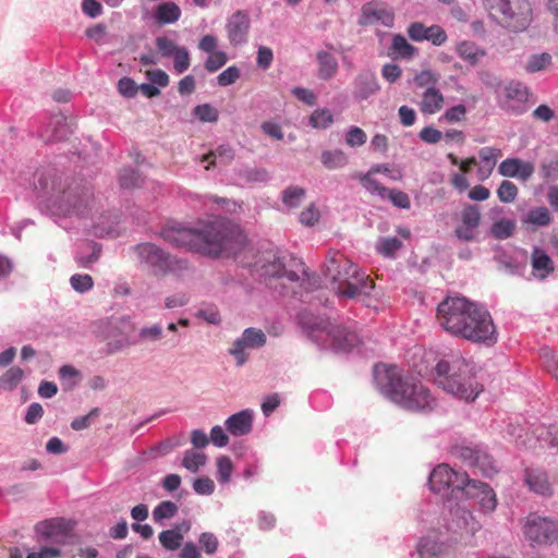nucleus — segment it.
I'll list each match as a JSON object with an SVG mask.
<instances>
[{"label": "nucleus", "mask_w": 558, "mask_h": 558, "mask_svg": "<svg viewBox=\"0 0 558 558\" xmlns=\"http://www.w3.org/2000/svg\"><path fill=\"white\" fill-rule=\"evenodd\" d=\"M195 116L204 122H215L218 120L217 110L208 104L198 105L194 108Z\"/></svg>", "instance_id": "59"}, {"label": "nucleus", "mask_w": 558, "mask_h": 558, "mask_svg": "<svg viewBox=\"0 0 558 558\" xmlns=\"http://www.w3.org/2000/svg\"><path fill=\"white\" fill-rule=\"evenodd\" d=\"M478 155L483 161L490 163L487 173L481 175V180L484 181L490 175L493 168L496 165L497 157L501 155V151L500 149L494 147H483L482 149H480Z\"/></svg>", "instance_id": "47"}, {"label": "nucleus", "mask_w": 558, "mask_h": 558, "mask_svg": "<svg viewBox=\"0 0 558 558\" xmlns=\"http://www.w3.org/2000/svg\"><path fill=\"white\" fill-rule=\"evenodd\" d=\"M435 369L438 386L461 400L473 401L483 391L475 365L462 357L441 360Z\"/></svg>", "instance_id": "3"}, {"label": "nucleus", "mask_w": 558, "mask_h": 558, "mask_svg": "<svg viewBox=\"0 0 558 558\" xmlns=\"http://www.w3.org/2000/svg\"><path fill=\"white\" fill-rule=\"evenodd\" d=\"M553 216L549 209L545 206L534 207L529 210L525 217L522 219L523 226L531 227L536 230L541 227H547L551 223Z\"/></svg>", "instance_id": "25"}, {"label": "nucleus", "mask_w": 558, "mask_h": 558, "mask_svg": "<svg viewBox=\"0 0 558 558\" xmlns=\"http://www.w3.org/2000/svg\"><path fill=\"white\" fill-rule=\"evenodd\" d=\"M92 201L93 194L90 191L76 185L63 190L60 195L56 196L53 204L58 206V209L63 215H70L72 213L84 215Z\"/></svg>", "instance_id": "11"}, {"label": "nucleus", "mask_w": 558, "mask_h": 558, "mask_svg": "<svg viewBox=\"0 0 558 558\" xmlns=\"http://www.w3.org/2000/svg\"><path fill=\"white\" fill-rule=\"evenodd\" d=\"M217 471H218V480L221 483H227L230 481L233 464L229 457L222 456L217 459Z\"/></svg>", "instance_id": "51"}, {"label": "nucleus", "mask_w": 558, "mask_h": 558, "mask_svg": "<svg viewBox=\"0 0 558 558\" xmlns=\"http://www.w3.org/2000/svg\"><path fill=\"white\" fill-rule=\"evenodd\" d=\"M180 16L181 9L174 2H162L155 12V20L160 25L174 23Z\"/></svg>", "instance_id": "27"}, {"label": "nucleus", "mask_w": 558, "mask_h": 558, "mask_svg": "<svg viewBox=\"0 0 558 558\" xmlns=\"http://www.w3.org/2000/svg\"><path fill=\"white\" fill-rule=\"evenodd\" d=\"M490 19L510 33L525 32L533 22V0H483Z\"/></svg>", "instance_id": "5"}, {"label": "nucleus", "mask_w": 558, "mask_h": 558, "mask_svg": "<svg viewBox=\"0 0 558 558\" xmlns=\"http://www.w3.org/2000/svg\"><path fill=\"white\" fill-rule=\"evenodd\" d=\"M535 167L531 161L518 157L507 158L498 166V172L505 178H515L520 181H527L534 173Z\"/></svg>", "instance_id": "16"}, {"label": "nucleus", "mask_w": 558, "mask_h": 558, "mask_svg": "<svg viewBox=\"0 0 558 558\" xmlns=\"http://www.w3.org/2000/svg\"><path fill=\"white\" fill-rule=\"evenodd\" d=\"M386 198L391 201V203L398 208L409 209L411 206L409 195L399 190L388 189Z\"/></svg>", "instance_id": "54"}, {"label": "nucleus", "mask_w": 558, "mask_h": 558, "mask_svg": "<svg viewBox=\"0 0 558 558\" xmlns=\"http://www.w3.org/2000/svg\"><path fill=\"white\" fill-rule=\"evenodd\" d=\"M551 62V56L547 52L533 54L526 61L524 69L529 73L539 72L545 70Z\"/></svg>", "instance_id": "39"}, {"label": "nucleus", "mask_w": 558, "mask_h": 558, "mask_svg": "<svg viewBox=\"0 0 558 558\" xmlns=\"http://www.w3.org/2000/svg\"><path fill=\"white\" fill-rule=\"evenodd\" d=\"M476 303L465 298L448 296L437 307V319L439 325L452 336L460 331L468 330L466 320Z\"/></svg>", "instance_id": "7"}, {"label": "nucleus", "mask_w": 558, "mask_h": 558, "mask_svg": "<svg viewBox=\"0 0 558 558\" xmlns=\"http://www.w3.org/2000/svg\"><path fill=\"white\" fill-rule=\"evenodd\" d=\"M529 489L543 497H550L554 494V484L548 474L541 469H526L523 477Z\"/></svg>", "instance_id": "20"}, {"label": "nucleus", "mask_w": 558, "mask_h": 558, "mask_svg": "<svg viewBox=\"0 0 558 558\" xmlns=\"http://www.w3.org/2000/svg\"><path fill=\"white\" fill-rule=\"evenodd\" d=\"M335 119L331 111L327 108L315 109L308 118V124L313 129L325 130L331 126Z\"/></svg>", "instance_id": "33"}, {"label": "nucleus", "mask_w": 558, "mask_h": 558, "mask_svg": "<svg viewBox=\"0 0 558 558\" xmlns=\"http://www.w3.org/2000/svg\"><path fill=\"white\" fill-rule=\"evenodd\" d=\"M465 117L466 107L464 105H457L447 109L439 120L448 123H457L465 120Z\"/></svg>", "instance_id": "49"}, {"label": "nucleus", "mask_w": 558, "mask_h": 558, "mask_svg": "<svg viewBox=\"0 0 558 558\" xmlns=\"http://www.w3.org/2000/svg\"><path fill=\"white\" fill-rule=\"evenodd\" d=\"M201 547L208 555H213L217 551L219 546V541L215 534L210 532H204L199 535L198 538Z\"/></svg>", "instance_id": "58"}, {"label": "nucleus", "mask_w": 558, "mask_h": 558, "mask_svg": "<svg viewBox=\"0 0 558 558\" xmlns=\"http://www.w3.org/2000/svg\"><path fill=\"white\" fill-rule=\"evenodd\" d=\"M178 509V506L173 501H161L153 510V519L155 522H160L165 519H171L177 514Z\"/></svg>", "instance_id": "41"}, {"label": "nucleus", "mask_w": 558, "mask_h": 558, "mask_svg": "<svg viewBox=\"0 0 558 558\" xmlns=\"http://www.w3.org/2000/svg\"><path fill=\"white\" fill-rule=\"evenodd\" d=\"M70 283L77 292H86L94 286L93 278L89 275L75 274L71 277Z\"/></svg>", "instance_id": "55"}, {"label": "nucleus", "mask_w": 558, "mask_h": 558, "mask_svg": "<svg viewBox=\"0 0 558 558\" xmlns=\"http://www.w3.org/2000/svg\"><path fill=\"white\" fill-rule=\"evenodd\" d=\"M466 324L468 330L460 331L457 337L487 345L494 344L497 341V330L493 318L490 314L478 304L471 311Z\"/></svg>", "instance_id": "8"}, {"label": "nucleus", "mask_w": 558, "mask_h": 558, "mask_svg": "<svg viewBox=\"0 0 558 558\" xmlns=\"http://www.w3.org/2000/svg\"><path fill=\"white\" fill-rule=\"evenodd\" d=\"M543 442H546L550 448L558 449V427L550 426L547 429L543 428L538 436H535L534 433L524 432L523 434H519L515 439L518 447L530 450H536L537 444L543 448Z\"/></svg>", "instance_id": "15"}, {"label": "nucleus", "mask_w": 558, "mask_h": 558, "mask_svg": "<svg viewBox=\"0 0 558 558\" xmlns=\"http://www.w3.org/2000/svg\"><path fill=\"white\" fill-rule=\"evenodd\" d=\"M481 211L476 205H466L461 211V225L454 229L456 236L464 242L473 241L481 223Z\"/></svg>", "instance_id": "14"}, {"label": "nucleus", "mask_w": 558, "mask_h": 558, "mask_svg": "<svg viewBox=\"0 0 558 558\" xmlns=\"http://www.w3.org/2000/svg\"><path fill=\"white\" fill-rule=\"evenodd\" d=\"M141 263L145 264L156 276L186 267L182 260H177L153 243H142L135 247Z\"/></svg>", "instance_id": "10"}, {"label": "nucleus", "mask_w": 558, "mask_h": 558, "mask_svg": "<svg viewBox=\"0 0 558 558\" xmlns=\"http://www.w3.org/2000/svg\"><path fill=\"white\" fill-rule=\"evenodd\" d=\"M507 99L524 102L529 98L527 87L520 82H510L505 88Z\"/></svg>", "instance_id": "44"}, {"label": "nucleus", "mask_w": 558, "mask_h": 558, "mask_svg": "<svg viewBox=\"0 0 558 558\" xmlns=\"http://www.w3.org/2000/svg\"><path fill=\"white\" fill-rule=\"evenodd\" d=\"M417 49L412 46L404 36L397 34L392 37L390 47V56L403 59H410L416 53Z\"/></svg>", "instance_id": "32"}, {"label": "nucleus", "mask_w": 558, "mask_h": 558, "mask_svg": "<svg viewBox=\"0 0 558 558\" xmlns=\"http://www.w3.org/2000/svg\"><path fill=\"white\" fill-rule=\"evenodd\" d=\"M355 93L361 99H366L378 89L376 77L374 73L362 72L355 80Z\"/></svg>", "instance_id": "28"}, {"label": "nucleus", "mask_w": 558, "mask_h": 558, "mask_svg": "<svg viewBox=\"0 0 558 558\" xmlns=\"http://www.w3.org/2000/svg\"><path fill=\"white\" fill-rule=\"evenodd\" d=\"M384 393L395 403L411 411L432 409L435 399L429 390L412 378L403 377L396 366H385L380 378Z\"/></svg>", "instance_id": "4"}, {"label": "nucleus", "mask_w": 558, "mask_h": 558, "mask_svg": "<svg viewBox=\"0 0 558 558\" xmlns=\"http://www.w3.org/2000/svg\"><path fill=\"white\" fill-rule=\"evenodd\" d=\"M426 40L435 46H440L446 43L447 34L439 25H432L427 27Z\"/></svg>", "instance_id": "61"}, {"label": "nucleus", "mask_w": 558, "mask_h": 558, "mask_svg": "<svg viewBox=\"0 0 558 558\" xmlns=\"http://www.w3.org/2000/svg\"><path fill=\"white\" fill-rule=\"evenodd\" d=\"M319 218L320 213L314 204H311L300 214V222L304 226H313L318 222Z\"/></svg>", "instance_id": "63"}, {"label": "nucleus", "mask_w": 558, "mask_h": 558, "mask_svg": "<svg viewBox=\"0 0 558 558\" xmlns=\"http://www.w3.org/2000/svg\"><path fill=\"white\" fill-rule=\"evenodd\" d=\"M241 72L240 69L235 65H231L223 70L218 76H217V83L219 86H229L234 84L240 78Z\"/></svg>", "instance_id": "53"}, {"label": "nucleus", "mask_w": 558, "mask_h": 558, "mask_svg": "<svg viewBox=\"0 0 558 558\" xmlns=\"http://www.w3.org/2000/svg\"><path fill=\"white\" fill-rule=\"evenodd\" d=\"M496 193L501 203L509 204L515 201L519 189L512 181L504 180L499 184Z\"/></svg>", "instance_id": "40"}, {"label": "nucleus", "mask_w": 558, "mask_h": 558, "mask_svg": "<svg viewBox=\"0 0 558 558\" xmlns=\"http://www.w3.org/2000/svg\"><path fill=\"white\" fill-rule=\"evenodd\" d=\"M325 276L330 281L331 289L339 296L354 299L362 293H368L374 288L369 276L360 271L344 254L329 251L325 262Z\"/></svg>", "instance_id": "2"}, {"label": "nucleus", "mask_w": 558, "mask_h": 558, "mask_svg": "<svg viewBox=\"0 0 558 558\" xmlns=\"http://www.w3.org/2000/svg\"><path fill=\"white\" fill-rule=\"evenodd\" d=\"M100 414V411L98 408L92 409L86 415L76 417L72 421L71 427L74 430H82L87 428L90 425V421L93 418L98 417Z\"/></svg>", "instance_id": "62"}, {"label": "nucleus", "mask_w": 558, "mask_h": 558, "mask_svg": "<svg viewBox=\"0 0 558 558\" xmlns=\"http://www.w3.org/2000/svg\"><path fill=\"white\" fill-rule=\"evenodd\" d=\"M462 457L469 460V464L478 469V471L487 477H492L497 473V466L493 458L484 451L464 448L462 450Z\"/></svg>", "instance_id": "22"}, {"label": "nucleus", "mask_w": 558, "mask_h": 558, "mask_svg": "<svg viewBox=\"0 0 558 558\" xmlns=\"http://www.w3.org/2000/svg\"><path fill=\"white\" fill-rule=\"evenodd\" d=\"M142 179L137 171L131 168L123 169L120 174V184L122 187L132 189L138 186Z\"/></svg>", "instance_id": "57"}, {"label": "nucleus", "mask_w": 558, "mask_h": 558, "mask_svg": "<svg viewBox=\"0 0 558 558\" xmlns=\"http://www.w3.org/2000/svg\"><path fill=\"white\" fill-rule=\"evenodd\" d=\"M240 339L247 348H259L266 343V335L256 328H246Z\"/></svg>", "instance_id": "43"}, {"label": "nucleus", "mask_w": 558, "mask_h": 558, "mask_svg": "<svg viewBox=\"0 0 558 558\" xmlns=\"http://www.w3.org/2000/svg\"><path fill=\"white\" fill-rule=\"evenodd\" d=\"M522 532L527 541L539 546L558 545V521L530 513L522 523Z\"/></svg>", "instance_id": "9"}, {"label": "nucleus", "mask_w": 558, "mask_h": 558, "mask_svg": "<svg viewBox=\"0 0 558 558\" xmlns=\"http://www.w3.org/2000/svg\"><path fill=\"white\" fill-rule=\"evenodd\" d=\"M317 61L319 78L328 81L336 75L338 71V62L331 53L327 51H319L317 53Z\"/></svg>", "instance_id": "29"}, {"label": "nucleus", "mask_w": 558, "mask_h": 558, "mask_svg": "<svg viewBox=\"0 0 558 558\" xmlns=\"http://www.w3.org/2000/svg\"><path fill=\"white\" fill-rule=\"evenodd\" d=\"M305 198V190L300 186L291 185L283 190L281 199L289 208H296Z\"/></svg>", "instance_id": "35"}, {"label": "nucleus", "mask_w": 558, "mask_h": 558, "mask_svg": "<svg viewBox=\"0 0 558 558\" xmlns=\"http://www.w3.org/2000/svg\"><path fill=\"white\" fill-rule=\"evenodd\" d=\"M374 172H380L379 168H372L371 171L361 177L362 185L371 193L379 195L381 198H386L387 187L383 186L378 181L371 177Z\"/></svg>", "instance_id": "42"}, {"label": "nucleus", "mask_w": 558, "mask_h": 558, "mask_svg": "<svg viewBox=\"0 0 558 558\" xmlns=\"http://www.w3.org/2000/svg\"><path fill=\"white\" fill-rule=\"evenodd\" d=\"M402 242L397 238L383 239L379 245V252L385 256H392L400 247Z\"/></svg>", "instance_id": "64"}, {"label": "nucleus", "mask_w": 558, "mask_h": 558, "mask_svg": "<svg viewBox=\"0 0 558 558\" xmlns=\"http://www.w3.org/2000/svg\"><path fill=\"white\" fill-rule=\"evenodd\" d=\"M173 57V68L178 73L185 72L191 65L189 50L185 47H180Z\"/></svg>", "instance_id": "48"}, {"label": "nucleus", "mask_w": 558, "mask_h": 558, "mask_svg": "<svg viewBox=\"0 0 558 558\" xmlns=\"http://www.w3.org/2000/svg\"><path fill=\"white\" fill-rule=\"evenodd\" d=\"M207 457L203 452L186 450L182 460V465L192 473H196L201 466L205 465Z\"/></svg>", "instance_id": "38"}, {"label": "nucleus", "mask_w": 558, "mask_h": 558, "mask_svg": "<svg viewBox=\"0 0 558 558\" xmlns=\"http://www.w3.org/2000/svg\"><path fill=\"white\" fill-rule=\"evenodd\" d=\"M395 15L392 11L388 10L385 5L375 2L365 3L362 7V14L360 17L361 25H371L380 22L387 27L393 25Z\"/></svg>", "instance_id": "21"}, {"label": "nucleus", "mask_w": 558, "mask_h": 558, "mask_svg": "<svg viewBox=\"0 0 558 558\" xmlns=\"http://www.w3.org/2000/svg\"><path fill=\"white\" fill-rule=\"evenodd\" d=\"M155 44H156V48H157L158 52L163 58L172 57L177 52V50L181 47V46H178L173 39H171L167 36H158L155 39Z\"/></svg>", "instance_id": "45"}, {"label": "nucleus", "mask_w": 558, "mask_h": 558, "mask_svg": "<svg viewBox=\"0 0 558 558\" xmlns=\"http://www.w3.org/2000/svg\"><path fill=\"white\" fill-rule=\"evenodd\" d=\"M463 494L466 498L476 499L484 513H490L496 509V494L486 483L470 478L466 486H464Z\"/></svg>", "instance_id": "13"}, {"label": "nucleus", "mask_w": 558, "mask_h": 558, "mask_svg": "<svg viewBox=\"0 0 558 558\" xmlns=\"http://www.w3.org/2000/svg\"><path fill=\"white\" fill-rule=\"evenodd\" d=\"M515 223L511 219L501 218L493 223L490 232L497 240H505L513 234Z\"/></svg>", "instance_id": "37"}, {"label": "nucleus", "mask_w": 558, "mask_h": 558, "mask_svg": "<svg viewBox=\"0 0 558 558\" xmlns=\"http://www.w3.org/2000/svg\"><path fill=\"white\" fill-rule=\"evenodd\" d=\"M322 162L328 169H337L344 167L348 158L340 149L325 150L322 154Z\"/></svg>", "instance_id": "36"}, {"label": "nucleus", "mask_w": 558, "mask_h": 558, "mask_svg": "<svg viewBox=\"0 0 558 558\" xmlns=\"http://www.w3.org/2000/svg\"><path fill=\"white\" fill-rule=\"evenodd\" d=\"M23 377L24 371L19 366H12L0 377V387L12 391L19 386Z\"/></svg>", "instance_id": "34"}, {"label": "nucleus", "mask_w": 558, "mask_h": 558, "mask_svg": "<svg viewBox=\"0 0 558 558\" xmlns=\"http://www.w3.org/2000/svg\"><path fill=\"white\" fill-rule=\"evenodd\" d=\"M531 264L534 275L539 279H545L555 270L554 262L549 255L538 247L534 248L532 252Z\"/></svg>", "instance_id": "24"}, {"label": "nucleus", "mask_w": 558, "mask_h": 558, "mask_svg": "<svg viewBox=\"0 0 558 558\" xmlns=\"http://www.w3.org/2000/svg\"><path fill=\"white\" fill-rule=\"evenodd\" d=\"M158 538L165 549L173 551L181 547L184 535L182 530L175 526L160 532Z\"/></svg>", "instance_id": "31"}, {"label": "nucleus", "mask_w": 558, "mask_h": 558, "mask_svg": "<svg viewBox=\"0 0 558 558\" xmlns=\"http://www.w3.org/2000/svg\"><path fill=\"white\" fill-rule=\"evenodd\" d=\"M253 414L250 410H243L232 414L226 421L227 430L233 436H243L251 432Z\"/></svg>", "instance_id": "23"}, {"label": "nucleus", "mask_w": 558, "mask_h": 558, "mask_svg": "<svg viewBox=\"0 0 558 558\" xmlns=\"http://www.w3.org/2000/svg\"><path fill=\"white\" fill-rule=\"evenodd\" d=\"M182 445L181 438H169L163 441H160L155 447L151 448V452L155 457H163L174 450L177 447Z\"/></svg>", "instance_id": "52"}, {"label": "nucleus", "mask_w": 558, "mask_h": 558, "mask_svg": "<svg viewBox=\"0 0 558 558\" xmlns=\"http://www.w3.org/2000/svg\"><path fill=\"white\" fill-rule=\"evenodd\" d=\"M227 62V53L225 51L218 50L209 53L204 63V66L208 72L214 73L221 69Z\"/></svg>", "instance_id": "46"}, {"label": "nucleus", "mask_w": 558, "mask_h": 558, "mask_svg": "<svg viewBox=\"0 0 558 558\" xmlns=\"http://www.w3.org/2000/svg\"><path fill=\"white\" fill-rule=\"evenodd\" d=\"M163 330L159 325H151L143 327L140 330L138 337L143 341L155 342L162 338Z\"/></svg>", "instance_id": "60"}, {"label": "nucleus", "mask_w": 558, "mask_h": 558, "mask_svg": "<svg viewBox=\"0 0 558 558\" xmlns=\"http://www.w3.org/2000/svg\"><path fill=\"white\" fill-rule=\"evenodd\" d=\"M311 339L335 352H349L360 343L355 330L341 324L320 319L307 326Z\"/></svg>", "instance_id": "6"}, {"label": "nucleus", "mask_w": 558, "mask_h": 558, "mask_svg": "<svg viewBox=\"0 0 558 558\" xmlns=\"http://www.w3.org/2000/svg\"><path fill=\"white\" fill-rule=\"evenodd\" d=\"M444 96L439 89L429 87L422 97L421 111L426 114L438 112L444 106Z\"/></svg>", "instance_id": "26"}, {"label": "nucleus", "mask_w": 558, "mask_h": 558, "mask_svg": "<svg viewBox=\"0 0 558 558\" xmlns=\"http://www.w3.org/2000/svg\"><path fill=\"white\" fill-rule=\"evenodd\" d=\"M457 52L459 57L470 64L475 65L478 60L485 56V50L481 49L475 43L464 40L458 44Z\"/></svg>", "instance_id": "30"}, {"label": "nucleus", "mask_w": 558, "mask_h": 558, "mask_svg": "<svg viewBox=\"0 0 558 558\" xmlns=\"http://www.w3.org/2000/svg\"><path fill=\"white\" fill-rule=\"evenodd\" d=\"M290 267H296L298 269H288L287 264L281 258H276L274 262L264 266V274L268 277L272 278H286L291 282H296L300 280V272L305 274L303 263L291 258Z\"/></svg>", "instance_id": "17"}, {"label": "nucleus", "mask_w": 558, "mask_h": 558, "mask_svg": "<svg viewBox=\"0 0 558 558\" xmlns=\"http://www.w3.org/2000/svg\"><path fill=\"white\" fill-rule=\"evenodd\" d=\"M367 135L359 126H352L345 134V143L350 147H360L366 143Z\"/></svg>", "instance_id": "50"}, {"label": "nucleus", "mask_w": 558, "mask_h": 558, "mask_svg": "<svg viewBox=\"0 0 558 558\" xmlns=\"http://www.w3.org/2000/svg\"><path fill=\"white\" fill-rule=\"evenodd\" d=\"M469 480L465 472H458L448 464H439L429 475V486L435 493H442L449 488L463 492Z\"/></svg>", "instance_id": "12"}, {"label": "nucleus", "mask_w": 558, "mask_h": 558, "mask_svg": "<svg viewBox=\"0 0 558 558\" xmlns=\"http://www.w3.org/2000/svg\"><path fill=\"white\" fill-rule=\"evenodd\" d=\"M59 377L63 384L66 385V388L71 389L75 386L80 377V373L71 365H63L59 369Z\"/></svg>", "instance_id": "56"}, {"label": "nucleus", "mask_w": 558, "mask_h": 558, "mask_svg": "<svg viewBox=\"0 0 558 558\" xmlns=\"http://www.w3.org/2000/svg\"><path fill=\"white\" fill-rule=\"evenodd\" d=\"M421 558H453L454 548L451 544L438 542L435 537H422L417 544Z\"/></svg>", "instance_id": "19"}, {"label": "nucleus", "mask_w": 558, "mask_h": 558, "mask_svg": "<svg viewBox=\"0 0 558 558\" xmlns=\"http://www.w3.org/2000/svg\"><path fill=\"white\" fill-rule=\"evenodd\" d=\"M161 236L174 247L214 257L223 252L234 254L245 242L243 232L223 220L198 221L194 227L168 226Z\"/></svg>", "instance_id": "1"}, {"label": "nucleus", "mask_w": 558, "mask_h": 558, "mask_svg": "<svg viewBox=\"0 0 558 558\" xmlns=\"http://www.w3.org/2000/svg\"><path fill=\"white\" fill-rule=\"evenodd\" d=\"M228 38L232 46L246 41L250 29V19L244 11H236L231 15L226 25Z\"/></svg>", "instance_id": "18"}]
</instances>
